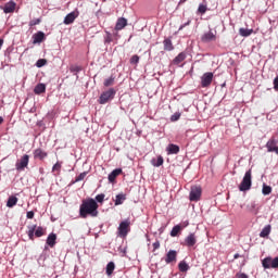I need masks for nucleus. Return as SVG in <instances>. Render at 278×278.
Here are the masks:
<instances>
[{
  "label": "nucleus",
  "instance_id": "f704fd0d",
  "mask_svg": "<svg viewBox=\"0 0 278 278\" xmlns=\"http://www.w3.org/2000/svg\"><path fill=\"white\" fill-rule=\"evenodd\" d=\"M36 231V225L28 226V238L29 240H34V233Z\"/></svg>",
  "mask_w": 278,
  "mask_h": 278
},
{
  "label": "nucleus",
  "instance_id": "6e6552de",
  "mask_svg": "<svg viewBox=\"0 0 278 278\" xmlns=\"http://www.w3.org/2000/svg\"><path fill=\"white\" fill-rule=\"evenodd\" d=\"M78 16L79 11H73L68 13L63 21L64 25H73V23H75V18H77Z\"/></svg>",
  "mask_w": 278,
  "mask_h": 278
},
{
  "label": "nucleus",
  "instance_id": "6ab92c4d",
  "mask_svg": "<svg viewBox=\"0 0 278 278\" xmlns=\"http://www.w3.org/2000/svg\"><path fill=\"white\" fill-rule=\"evenodd\" d=\"M123 173L122 168L114 169L111 174H109V181L112 184L115 181L116 177Z\"/></svg>",
  "mask_w": 278,
  "mask_h": 278
},
{
  "label": "nucleus",
  "instance_id": "4be33fe9",
  "mask_svg": "<svg viewBox=\"0 0 278 278\" xmlns=\"http://www.w3.org/2000/svg\"><path fill=\"white\" fill-rule=\"evenodd\" d=\"M18 203V198L11 195L7 201V207H14Z\"/></svg>",
  "mask_w": 278,
  "mask_h": 278
},
{
  "label": "nucleus",
  "instance_id": "e433bc0d",
  "mask_svg": "<svg viewBox=\"0 0 278 278\" xmlns=\"http://www.w3.org/2000/svg\"><path fill=\"white\" fill-rule=\"evenodd\" d=\"M86 175H88V172H83L80 173L76 179H75V184L79 182V181H84V179H86Z\"/></svg>",
  "mask_w": 278,
  "mask_h": 278
},
{
  "label": "nucleus",
  "instance_id": "3c124183",
  "mask_svg": "<svg viewBox=\"0 0 278 278\" xmlns=\"http://www.w3.org/2000/svg\"><path fill=\"white\" fill-rule=\"evenodd\" d=\"M153 249H154V251H156V249H160V241H155L153 243Z\"/></svg>",
  "mask_w": 278,
  "mask_h": 278
},
{
  "label": "nucleus",
  "instance_id": "f8f14e48",
  "mask_svg": "<svg viewBox=\"0 0 278 278\" xmlns=\"http://www.w3.org/2000/svg\"><path fill=\"white\" fill-rule=\"evenodd\" d=\"M186 247H194L197 244V236L194 233H189L185 239Z\"/></svg>",
  "mask_w": 278,
  "mask_h": 278
},
{
  "label": "nucleus",
  "instance_id": "5701e85b",
  "mask_svg": "<svg viewBox=\"0 0 278 278\" xmlns=\"http://www.w3.org/2000/svg\"><path fill=\"white\" fill-rule=\"evenodd\" d=\"M270 236V225L265 226L260 232V238H268Z\"/></svg>",
  "mask_w": 278,
  "mask_h": 278
},
{
  "label": "nucleus",
  "instance_id": "393cba45",
  "mask_svg": "<svg viewBox=\"0 0 278 278\" xmlns=\"http://www.w3.org/2000/svg\"><path fill=\"white\" fill-rule=\"evenodd\" d=\"M239 34H240V36H242L243 38H249V36H251V34H253V29L240 28V29H239Z\"/></svg>",
  "mask_w": 278,
  "mask_h": 278
},
{
  "label": "nucleus",
  "instance_id": "bb28decb",
  "mask_svg": "<svg viewBox=\"0 0 278 278\" xmlns=\"http://www.w3.org/2000/svg\"><path fill=\"white\" fill-rule=\"evenodd\" d=\"M180 231H181V227L179 225L174 226L170 231L172 238H177V236H179Z\"/></svg>",
  "mask_w": 278,
  "mask_h": 278
},
{
  "label": "nucleus",
  "instance_id": "4468645a",
  "mask_svg": "<svg viewBox=\"0 0 278 278\" xmlns=\"http://www.w3.org/2000/svg\"><path fill=\"white\" fill-rule=\"evenodd\" d=\"M14 10H16V2L11 1L4 5L3 12H4V14H12V12H14Z\"/></svg>",
  "mask_w": 278,
  "mask_h": 278
},
{
  "label": "nucleus",
  "instance_id": "58836bf2",
  "mask_svg": "<svg viewBox=\"0 0 278 278\" xmlns=\"http://www.w3.org/2000/svg\"><path fill=\"white\" fill-rule=\"evenodd\" d=\"M179 118H181V113H179V112H176V113H174V114L170 116L172 123H175V122L179 121Z\"/></svg>",
  "mask_w": 278,
  "mask_h": 278
},
{
  "label": "nucleus",
  "instance_id": "72a5a7b5",
  "mask_svg": "<svg viewBox=\"0 0 278 278\" xmlns=\"http://www.w3.org/2000/svg\"><path fill=\"white\" fill-rule=\"evenodd\" d=\"M70 71H71V73H74L76 78H78L79 76H77V73L81 72V66H79V65H72L70 67Z\"/></svg>",
  "mask_w": 278,
  "mask_h": 278
},
{
  "label": "nucleus",
  "instance_id": "0eeeda50",
  "mask_svg": "<svg viewBox=\"0 0 278 278\" xmlns=\"http://www.w3.org/2000/svg\"><path fill=\"white\" fill-rule=\"evenodd\" d=\"M29 164V155L25 154L23 157L15 164L16 170H25Z\"/></svg>",
  "mask_w": 278,
  "mask_h": 278
},
{
  "label": "nucleus",
  "instance_id": "4c0bfd02",
  "mask_svg": "<svg viewBox=\"0 0 278 278\" xmlns=\"http://www.w3.org/2000/svg\"><path fill=\"white\" fill-rule=\"evenodd\" d=\"M104 86L109 88V86H114V76H111L104 80Z\"/></svg>",
  "mask_w": 278,
  "mask_h": 278
},
{
  "label": "nucleus",
  "instance_id": "49530a36",
  "mask_svg": "<svg viewBox=\"0 0 278 278\" xmlns=\"http://www.w3.org/2000/svg\"><path fill=\"white\" fill-rule=\"evenodd\" d=\"M271 268H278V256L271 258Z\"/></svg>",
  "mask_w": 278,
  "mask_h": 278
},
{
  "label": "nucleus",
  "instance_id": "09e8293b",
  "mask_svg": "<svg viewBox=\"0 0 278 278\" xmlns=\"http://www.w3.org/2000/svg\"><path fill=\"white\" fill-rule=\"evenodd\" d=\"M274 90L278 91V76L274 79Z\"/></svg>",
  "mask_w": 278,
  "mask_h": 278
},
{
  "label": "nucleus",
  "instance_id": "5fc2aeb1",
  "mask_svg": "<svg viewBox=\"0 0 278 278\" xmlns=\"http://www.w3.org/2000/svg\"><path fill=\"white\" fill-rule=\"evenodd\" d=\"M3 47V39H0V49Z\"/></svg>",
  "mask_w": 278,
  "mask_h": 278
},
{
  "label": "nucleus",
  "instance_id": "37998d69",
  "mask_svg": "<svg viewBox=\"0 0 278 278\" xmlns=\"http://www.w3.org/2000/svg\"><path fill=\"white\" fill-rule=\"evenodd\" d=\"M138 62H140V56L138 55H132L130 59V64H138Z\"/></svg>",
  "mask_w": 278,
  "mask_h": 278
},
{
  "label": "nucleus",
  "instance_id": "473e14b6",
  "mask_svg": "<svg viewBox=\"0 0 278 278\" xmlns=\"http://www.w3.org/2000/svg\"><path fill=\"white\" fill-rule=\"evenodd\" d=\"M151 163H152V165L160 167V166H162V164H164V157L159 156L157 160L153 159L151 161Z\"/></svg>",
  "mask_w": 278,
  "mask_h": 278
},
{
  "label": "nucleus",
  "instance_id": "1a4fd4ad",
  "mask_svg": "<svg viewBox=\"0 0 278 278\" xmlns=\"http://www.w3.org/2000/svg\"><path fill=\"white\" fill-rule=\"evenodd\" d=\"M189 199L190 201H199L201 199V187H191Z\"/></svg>",
  "mask_w": 278,
  "mask_h": 278
},
{
  "label": "nucleus",
  "instance_id": "c03bdc74",
  "mask_svg": "<svg viewBox=\"0 0 278 278\" xmlns=\"http://www.w3.org/2000/svg\"><path fill=\"white\" fill-rule=\"evenodd\" d=\"M35 25H40V18H36L29 22L30 27H34Z\"/></svg>",
  "mask_w": 278,
  "mask_h": 278
},
{
  "label": "nucleus",
  "instance_id": "de8ad7c7",
  "mask_svg": "<svg viewBox=\"0 0 278 278\" xmlns=\"http://www.w3.org/2000/svg\"><path fill=\"white\" fill-rule=\"evenodd\" d=\"M60 168H62V165H60V163H56L53 165L52 172L55 173V170H60Z\"/></svg>",
  "mask_w": 278,
  "mask_h": 278
},
{
  "label": "nucleus",
  "instance_id": "6e6d98bb",
  "mask_svg": "<svg viewBox=\"0 0 278 278\" xmlns=\"http://www.w3.org/2000/svg\"><path fill=\"white\" fill-rule=\"evenodd\" d=\"M240 257V254H235V260H238Z\"/></svg>",
  "mask_w": 278,
  "mask_h": 278
},
{
  "label": "nucleus",
  "instance_id": "a211bd4d",
  "mask_svg": "<svg viewBox=\"0 0 278 278\" xmlns=\"http://www.w3.org/2000/svg\"><path fill=\"white\" fill-rule=\"evenodd\" d=\"M58 240V235L51 232L47 238V244L48 247H55V241Z\"/></svg>",
  "mask_w": 278,
  "mask_h": 278
},
{
  "label": "nucleus",
  "instance_id": "20e7f679",
  "mask_svg": "<svg viewBox=\"0 0 278 278\" xmlns=\"http://www.w3.org/2000/svg\"><path fill=\"white\" fill-rule=\"evenodd\" d=\"M213 79H214V74L212 72L204 73L201 77L202 88H207L208 86H211Z\"/></svg>",
  "mask_w": 278,
  "mask_h": 278
},
{
  "label": "nucleus",
  "instance_id": "864d4df0",
  "mask_svg": "<svg viewBox=\"0 0 278 278\" xmlns=\"http://www.w3.org/2000/svg\"><path fill=\"white\" fill-rule=\"evenodd\" d=\"M238 278H248V276L245 274H241L238 276Z\"/></svg>",
  "mask_w": 278,
  "mask_h": 278
},
{
  "label": "nucleus",
  "instance_id": "dca6fc26",
  "mask_svg": "<svg viewBox=\"0 0 278 278\" xmlns=\"http://www.w3.org/2000/svg\"><path fill=\"white\" fill-rule=\"evenodd\" d=\"M166 151L168 155H177L179 153V146L170 143L167 146Z\"/></svg>",
  "mask_w": 278,
  "mask_h": 278
},
{
  "label": "nucleus",
  "instance_id": "c9c22d12",
  "mask_svg": "<svg viewBox=\"0 0 278 278\" xmlns=\"http://www.w3.org/2000/svg\"><path fill=\"white\" fill-rule=\"evenodd\" d=\"M35 236L36 238H42L45 236V229L42 227L35 228Z\"/></svg>",
  "mask_w": 278,
  "mask_h": 278
},
{
  "label": "nucleus",
  "instance_id": "f03ea898",
  "mask_svg": "<svg viewBox=\"0 0 278 278\" xmlns=\"http://www.w3.org/2000/svg\"><path fill=\"white\" fill-rule=\"evenodd\" d=\"M251 186H253V181H252L251 169H249L248 172H245L243 179L239 185V190L240 192H247L248 190H251Z\"/></svg>",
  "mask_w": 278,
  "mask_h": 278
},
{
  "label": "nucleus",
  "instance_id": "39448f33",
  "mask_svg": "<svg viewBox=\"0 0 278 278\" xmlns=\"http://www.w3.org/2000/svg\"><path fill=\"white\" fill-rule=\"evenodd\" d=\"M278 141L275 139V137H271L267 143H266V149L268 153H276L278 155Z\"/></svg>",
  "mask_w": 278,
  "mask_h": 278
},
{
  "label": "nucleus",
  "instance_id": "9b49d317",
  "mask_svg": "<svg viewBox=\"0 0 278 278\" xmlns=\"http://www.w3.org/2000/svg\"><path fill=\"white\" fill-rule=\"evenodd\" d=\"M166 264H173V262H177V251L169 250L165 257Z\"/></svg>",
  "mask_w": 278,
  "mask_h": 278
},
{
  "label": "nucleus",
  "instance_id": "2f4dec72",
  "mask_svg": "<svg viewBox=\"0 0 278 278\" xmlns=\"http://www.w3.org/2000/svg\"><path fill=\"white\" fill-rule=\"evenodd\" d=\"M263 268H271V257L267 256L262 261Z\"/></svg>",
  "mask_w": 278,
  "mask_h": 278
},
{
  "label": "nucleus",
  "instance_id": "423d86ee",
  "mask_svg": "<svg viewBox=\"0 0 278 278\" xmlns=\"http://www.w3.org/2000/svg\"><path fill=\"white\" fill-rule=\"evenodd\" d=\"M127 233H129V220H124L119 224L118 236L121 238H126Z\"/></svg>",
  "mask_w": 278,
  "mask_h": 278
},
{
  "label": "nucleus",
  "instance_id": "4d7b16f0",
  "mask_svg": "<svg viewBox=\"0 0 278 278\" xmlns=\"http://www.w3.org/2000/svg\"><path fill=\"white\" fill-rule=\"evenodd\" d=\"M3 123V117L0 116V125Z\"/></svg>",
  "mask_w": 278,
  "mask_h": 278
},
{
  "label": "nucleus",
  "instance_id": "8fccbe9b",
  "mask_svg": "<svg viewBox=\"0 0 278 278\" xmlns=\"http://www.w3.org/2000/svg\"><path fill=\"white\" fill-rule=\"evenodd\" d=\"M26 217L29 219L34 218V212L33 211L27 212Z\"/></svg>",
  "mask_w": 278,
  "mask_h": 278
},
{
  "label": "nucleus",
  "instance_id": "2eb2a0df",
  "mask_svg": "<svg viewBox=\"0 0 278 278\" xmlns=\"http://www.w3.org/2000/svg\"><path fill=\"white\" fill-rule=\"evenodd\" d=\"M45 40V33L38 31L37 34L33 35V45H40Z\"/></svg>",
  "mask_w": 278,
  "mask_h": 278
},
{
  "label": "nucleus",
  "instance_id": "c756f323",
  "mask_svg": "<svg viewBox=\"0 0 278 278\" xmlns=\"http://www.w3.org/2000/svg\"><path fill=\"white\" fill-rule=\"evenodd\" d=\"M127 198L125 197V194L119 193L116 195L115 199V205H123V201H125Z\"/></svg>",
  "mask_w": 278,
  "mask_h": 278
},
{
  "label": "nucleus",
  "instance_id": "7c9ffc66",
  "mask_svg": "<svg viewBox=\"0 0 278 278\" xmlns=\"http://www.w3.org/2000/svg\"><path fill=\"white\" fill-rule=\"evenodd\" d=\"M114 268H116V265H114V262H110L106 265V275L110 277L114 273Z\"/></svg>",
  "mask_w": 278,
  "mask_h": 278
},
{
  "label": "nucleus",
  "instance_id": "412c9836",
  "mask_svg": "<svg viewBox=\"0 0 278 278\" xmlns=\"http://www.w3.org/2000/svg\"><path fill=\"white\" fill-rule=\"evenodd\" d=\"M116 36H118V33L116 30L113 33L106 31L105 42H114V40H116Z\"/></svg>",
  "mask_w": 278,
  "mask_h": 278
},
{
  "label": "nucleus",
  "instance_id": "f3484780",
  "mask_svg": "<svg viewBox=\"0 0 278 278\" xmlns=\"http://www.w3.org/2000/svg\"><path fill=\"white\" fill-rule=\"evenodd\" d=\"M34 157L35 160H45V157H47V152L42 149H36L34 151Z\"/></svg>",
  "mask_w": 278,
  "mask_h": 278
},
{
  "label": "nucleus",
  "instance_id": "79ce46f5",
  "mask_svg": "<svg viewBox=\"0 0 278 278\" xmlns=\"http://www.w3.org/2000/svg\"><path fill=\"white\" fill-rule=\"evenodd\" d=\"M105 199V194L100 193L96 197V203H103V200Z\"/></svg>",
  "mask_w": 278,
  "mask_h": 278
},
{
  "label": "nucleus",
  "instance_id": "ddd939ff",
  "mask_svg": "<svg viewBox=\"0 0 278 278\" xmlns=\"http://www.w3.org/2000/svg\"><path fill=\"white\" fill-rule=\"evenodd\" d=\"M127 27V18L119 17L115 25V31H121V29H125Z\"/></svg>",
  "mask_w": 278,
  "mask_h": 278
},
{
  "label": "nucleus",
  "instance_id": "7ed1b4c3",
  "mask_svg": "<svg viewBox=\"0 0 278 278\" xmlns=\"http://www.w3.org/2000/svg\"><path fill=\"white\" fill-rule=\"evenodd\" d=\"M114 97H116V89L114 88H110L109 90L102 92L99 98L100 105H105V103H110V101H112Z\"/></svg>",
  "mask_w": 278,
  "mask_h": 278
},
{
  "label": "nucleus",
  "instance_id": "cd10ccee",
  "mask_svg": "<svg viewBox=\"0 0 278 278\" xmlns=\"http://www.w3.org/2000/svg\"><path fill=\"white\" fill-rule=\"evenodd\" d=\"M163 45H164V49L165 51H173V41H170V39H165L163 41Z\"/></svg>",
  "mask_w": 278,
  "mask_h": 278
},
{
  "label": "nucleus",
  "instance_id": "f257e3e1",
  "mask_svg": "<svg viewBox=\"0 0 278 278\" xmlns=\"http://www.w3.org/2000/svg\"><path fill=\"white\" fill-rule=\"evenodd\" d=\"M98 210L99 204L94 199L89 198L87 200H84L79 208L80 218H88V216L97 218V216H99Z\"/></svg>",
  "mask_w": 278,
  "mask_h": 278
},
{
  "label": "nucleus",
  "instance_id": "a878e982",
  "mask_svg": "<svg viewBox=\"0 0 278 278\" xmlns=\"http://www.w3.org/2000/svg\"><path fill=\"white\" fill-rule=\"evenodd\" d=\"M186 60V53L180 52L175 59H174V64H181Z\"/></svg>",
  "mask_w": 278,
  "mask_h": 278
},
{
  "label": "nucleus",
  "instance_id": "9d476101",
  "mask_svg": "<svg viewBox=\"0 0 278 278\" xmlns=\"http://www.w3.org/2000/svg\"><path fill=\"white\" fill-rule=\"evenodd\" d=\"M201 40L203 42H214V40H216V34H214L212 30L204 33Z\"/></svg>",
  "mask_w": 278,
  "mask_h": 278
},
{
  "label": "nucleus",
  "instance_id": "a19ab883",
  "mask_svg": "<svg viewBox=\"0 0 278 278\" xmlns=\"http://www.w3.org/2000/svg\"><path fill=\"white\" fill-rule=\"evenodd\" d=\"M198 12L200 14H205V12H207V7L205 4H200L198 8Z\"/></svg>",
  "mask_w": 278,
  "mask_h": 278
},
{
  "label": "nucleus",
  "instance_id": "a18cd8bd",
  "mask_svg": "<svg viewBox=\"0 0 278 278\" xmlns=\"http://www.w3.org/2000/svg\"><path fill=\"white\" fill-rule=\"evenodd\" d=\"M188 225H190V223L188 220L181 222L180 224H178V226L180 227V229H186V227H188Z\"/></svg>",
  "mask_w": 278,
  "mask_h": 278
},
{
  "label": "nucleus",
  "instance_id": "c85d7f7f",
  "mask_svg": "<svg viewBox=\"0 0 278 278\" xmlns=\"http://www.w3.org/2000/svg\"><path fill=\"white\" fill-rule=\"evenodd\" d=\"M262 192H263L264 197H268V194H270V192H273V187L264 184Z\"/></svg>",
  "mask_w": 278,
  "mask_h": 278
},
{
  "label": "nucleus",
  "instance_id": "ea45409f",
  "mask_svg": "<svg viewBox=\"0 0 278 278\" xmlns=\"http://www.w3.org/2000/svg\"><path fill=\"white\" fill-rule=\"evenodd\" d=\"M47 64V61L45 59H39L37 62H36V66L37 68H42V66H45Z\"/></svg>",
  "mask_w": 278,
  "mask_h": 278
},
{
  "label": "nucleus",
  "instance_id": "603ef678",
  "mask_svg": "<svg viewBox=\"0 0 278 278\" xmlns=\"http://www.w3.org/2000/svg\"><path fill=\"white\" fill-rule=\"evenodd\" d=\"M188 25H190V21H188L187 23L182 24V25L179 27V31H181V29H184V27H188Z\"/></svg>",
  "mask_w": 278,
  "mask_h": 278
},
{
  "label": "nucleus",
  "instance_id": "aec40b11",
  "mask_svg": "<svg viewBox=\"0 0 278 278\" xmlns=\"http://www.w3.org/2000/svg\"><path fill=\"white\" fill-rule=\"evenodd\" d=\"M47 90V86L45 84H38L35 89L34 92L35 94H42V92H46Z\"/></svg>",
  "mask_w": 278,
  "mask_h": 278
},
{
  "label": "nucleus",
  "instance_id": "b1692460",
  "mask_svg": "<svg viewBox=\"0 0 278 278\" xmlns=\"http://www.w3.org/2000/svg\"><path fill=\"white\" fill-rule=\"evenodd\" d=\"M178 268L180 273H187V270H190V265H188V263H186V261H181L178 264Z\"/></svg>",
  "mask_w": 278,
  "mask_h": 278
}]
</instances>
